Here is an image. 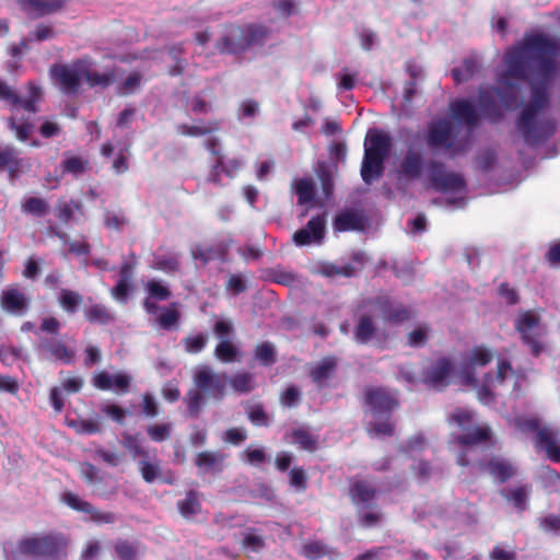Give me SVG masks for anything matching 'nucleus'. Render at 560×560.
<instances>
[{
  "mask_svg": "<svg viewBox=\"0 0 560 560\" xmlns=\"http://www.w3.org/2000/svg\"><path fill=\"white\" fill-rule=\"evenodd\" d=\"M152 266L166 273L176 272L179 267V259L175 254L156 255L153 258Z\"/></svg>",
  "mask_w": 560,
  "mask_h": 560,
  "instance_id": "f704fd0d",
  "label": "nucleus"
},
{
  "mask_svg": "<svg viewBox=\"0 0 560 560\" xmlns=\"http://www.w3.org/2000/svg\"><path fill=\"white\" fill-rule=\"evenodd\" d=\"M510 380L513 381V387H516L518 376H516L514 370L508 361H500L498 363V371L495 376L492 377L491 375H487L486 384L478 388V399L485 405L491 404L493 395L490 387H497L498 385H502Z\"/></svg>",
  "mask_w": 560,
  "mask_h": 560,
  "instance_id": "dca6fc26",
  "label": "nucleus"
},
{
  "mask_svg": "<svg viewBox=\"0 0 560 560\" xmlns=\"http://www.w3.org/2000/svg\"><path fill=\"white\" fill-rule=\"evenodd\" d=\"M42 348L48 351L55 359L63 362H70L71 354L67 350L66 346L55 339H45L40 343Z\"/></svg>",
  "mask_w": 560,
  "mask_h": 560,
  "instance_id": "c9c22d12",
  "label": "nucleus"
},
{
  "mask_svg": "<svg viewBox=\"0 0 560 560\" xmlns=\"http://www.w3.org/2000/svg\"><path fill=\"white\" fill-rule=\"evenodd\" d=\"M192 380L195 386L205 395L214 399L224 397L229 381L224 373H215L208 365H198L194 369Z\"/></svg>",
  "mask_w": 560,
  "mask_h": 560,
  "instance_id": "f8f14e48",
  "label": "nucleus"
},
{
  "mask_svg": "<svg viewBox=\"0 0 560 560\" xmlns=\"http://www.w3.org/2000/svg\"><path fill=\"white\" fill-rule=\"evenodd\" d=\"M122 444L133 455V457H149V453L142 446L138 436L131 434H124Z\"/></svg>",
  "mask_w": 560,
  "mask_h": 560,
  "instance_id": "603ef678",
  "label": "nucleus"
},
{
  "mask_svg": "<svg viewBox=\"0 0 560 560\" xmlns=\"http://www.w3.org/2000/svg\"><path fill=\"white\" fill-rule=\"evenodd\" d=\"M139 468L142 478L147 482H153L160 476V467L158 464L142 459L139 462Z\"/></svg>",
  "mask_w": 560,
  "mask_h": 560,
  "instance_id": "13d9d810",
  "label": "nucleus"
},
{
  "mask_svg": "<svg viewBox=\"0 0 560 560\" xmlns=\"http://www.w3.org/2000/svg\"><path fill=\"white\" fill-rule=\"evenodd\" d=\"M101 553V544L98 540H89L82 550L81 560H96Z\"/></svg>",
  "mask_w": 560,
  "mask_h": 560,
  "instance_id": "338daca9",
  "label": "nucleus"
},
{
  "mask_svg": "<svg viewBox=\"0 0 560 560\" xmlns=\"http://www.w3.org/2000/svg\"><path fill=\"white\" fill-rule=\"evenodd\" d=\"M147 290L149 298L144 302V307L148 314H155L160 311V307L154 302H152L151 299L156 301L167 300L171 296V291L161 281L156 280H150L147 283Z\"/></svg>",
  "mask_w": 560,
  "mask_h": 560,
  "instance_id": "a878e982",
  "label": "nucleus"
},
{
  "mask_svg": "<svg viewBox=\"0 0 560 560\" xmlns=\"http://www.w3.org/2000/svg\"><path fill=\"white\" fill-rule=\"evenodd\" d=\"M456 124L440 119L429 126L427 143L430 148H443L450 153L464 152L470 144L471 133L478 121L477 112L468 100L451 104Z\"/></svg>",
  "mask_w": 560,
  "mask_h": 560,
  "instance_id": "7ed1b4c3",
  "label": "nucleus"
},
{
  "mask_svg": "<svg viewBox=\"0 0 560 560\" xmlns=\"http://www.w3.org/2000/svg\"><path fill=\"white\" fill-rule=\"evenodd\" d=\"M60 305L69 313H74L82 302V296L71 290L63 289L59 296Z\"/></svg>",
  "mask_w": 560,
  "mask_h": 560,
  "instance_id": "c03bdc74",
  "label": "nucleus"
},
{
  "mask_svg": "<svg viewBox=\"0 0 560 560\" xmlns=\"http://www.w3.org/2000/svg\"><path fill=\"white\" fill-rule=\"evenodd\" d=\"M62 501L71 509L89 514L91 520L97 524H112L117 520L115 513L96 510L92 504L72 492H66L62 495Z\"/></svg>",
  "mask_w": 560,
  "mask_h": 560,
  "instance_id": "a211bd4d",
  "label": "nucleus"
},
{
  "mask_svg": "<svg viewBox=\"0 0 560 560\" xmlns=\"http://www.w3.org/2000/svg\"><path fill=\"white\" fill-rule=\"evenodd\" d=\"M208 342V336L206 334H198L189 336L183 340L185 350L189 353H198L203 350Z\"/></svg>",
  "mask_w": 560,
  "mask_h": 560,
  "instance_id": "864d4df0",
  "label": "nucleus"
},
{
  "mask_svg": "<svg viewBox=\"0 0 560 560\" xmlns=\"http://www.w3.org/2000/svg\"><path fill=\"white\" fill-rule=\"evenodd\" d=\"M294 189L300 205H308L314 199L315 186L311 179L301 178L295 182Z\"/></svg>",
  "mask_w": 560,
  "mask_h": 560,
  "instance_id": "72a5a7b5",
  "label": "nucleus"
},
{
  "mask_svg": "<svg viewBox=\"0 0 560 560\" xmlns=\"http://www.w3.org/2000/svg\"><path fill=\"white\" fill-rule=\"evenodd\" d=\"M411 317V311L389 295H380L362 303L359 310L354 339L368 343L375 335V322L382 319L390 324H400Z\"/></svg>",
  "mask_w": 560,
  "mask_h": 560,
  "instance_id": "20e7f679",
  "label": "nucleus"
},
{
  "mask_svg": "<svg viewBox=\"0 0 560 560\" xmlns=\"http://www.w3.org/2000/svg\"><path fill=\"white\" fill-rule=\"evenodd\" d=\"M478 69V62L472 59H466L458 68L453 69L452 74L456 82H464L470 79Z\"/></svg>",
  "mask_w": 560,
  "mask_h": 560,
  "instance_id": "79ce46f5",
  "label": "nucleus"
},
{
  "mask_svg": "<svg viewBox=\"0 0 560 560\" xmlns=\"http://www.w3.org/2000/svg\"><path fill=\"white\" fill-rule=\"evenodd\" d=\"M320 272L326 277H351L354 272L352 266L346 265H335V264H324L320 267Z\"/></svg>",
  "mask_w": 560,
  "mask_h": 560,
  "instance_id": "3c124183",
  "label": "nucleus"
},
{
  "mask_svg": "<svg viewBox=\"0 0 560 560\" xmlns=\"http://www.w3.org/2000/svg\"><path fill=\"white\" fill-rule=\"evenodd\" d=\"M218 129L217 122H210L208 125H179L178 131L184 136H191V137H200L203 135H207L209 132H212Z\"/></svg>",
  "mask_w": 560,
  "mask_h": 560,
  "instance_id": "09e8293b",
  "label": "nucleus"
},
{
  "mask_svg": "<svg viewBox=\"0 0 560 560\" xmlns=\"http://www.w3.org/2000/svg\"><path fill=\"white\" fill-rule=\"evenodd\" d=\"M214 335L222 340H231L230 337L233 332V325L230 320L219 319L213 327Z\"/></svg>",
  "mask_w": 560,
  "mask_h": 560,
  "instance_id": "e2e57ef3",
  "label": "nucleus"
},
{
  "mask_svg": "<svg viewBox=\"0 0 560 560\" xmlns=\"http://www.w3.org/2000/svg\"><path fill=\"white\" fill-rule=\"evenodd\" d=\"M450 420L465 432L452 441V444L458 447V465L468 466L472 464L480 469H487L490 476L500 482L506 481L516 474L515 466L505 458L492 457L486 466L477 459L475 456L477 447L491 439V430L486 424L476 425L474 412L457 408L451 415Z\"/></svg>",
  "mask_w": 560,
  "mask_h": 560,
  "instance_id": "f03ea898",
  "label": "nucleus"
},
{
  "mask_svg": "<svg viewBox=\"0 0 560 560\" xmlns=\"http://www.w3.org/2000/svg\"><path fill=\"white\" fill-rule=\"evenodd\" d=\"M224 255V247L222 245H196L191 248V256L195 260L207 264L210 260L220 258Z\"/></svg>",
  "mask_w": 560,
  "mask_h": 560,
  "instance_id": "c85d7f7f",
  "label": "nucleus"
},
{
  "mask_svg": "<svg viewBox=\"0 0 560 560\" xmlns=\"http://www.w3.org/2000/svg\"><path fill=\"white\" fill-rule=\"evenodd\" d=\"M42 97L38 86L31 83L26 96H19L14 90L0 79V100L12 106L10 126L20 140H26L33 132L31 117L37 112L36 103Z\"/></svg>",
  "mask_w": 560,
  "mask_h": 560,
  "instance_id": "39448f33",
  "label": "nucleus"
},
{
  "mask_svg": "<svg viewBox=\"0 0 560 560\" xmlns=\"http://www.w3.org/2000/svg\"><path fill=\"white\" fill-rule=\"evenodd\" d=\"M115 551L119 560H135L137 549L127 541H118L115 546Z\"/></svg>",
  "mask_w": 560,
  "mask_h": 560,
  "instance_id": "680f3d73",
  "label": "nucleus"
},
{
  "mask_svg": "<svg viewBox=\"0 0 560 560\" xmlns=\"http://www.w3.org/2000/svg\"><path fill=\"white\" fill-rule=\"evenodd\" d=\"M214 354L222 362H233L237 358L238 349L231 340H222L215 347Z\"/></svg>",
  "mask_w": 560,
  "mask_h": 560,
  "instance_id": "58836bf2",
  "label": "nucleus"
},
{
  "mask_svg": "<svg viewBox=\"0 0 560 560\" xmlns=\"http://www.w3.org/2000/svg\"><path fill=\"white\" fill-rule=\"evenodd\" d=\"M243 161L238 159H231L226 162L223 161L221 156H218L215 164L213 165L210 174H209V182L221 185V173H224L229 177L235 176L237 171L242 167Z\"/></svg>",
  "mask_w": 560,
  "mask_h": 560,
  "instance_id": "393cba45",
  "label": "nucleus"
},
{
  "mask_svg": "<svg viewBox=\"0 0 560 560\" xmlns=\"http://www.w3.org/2000/svg\"><path fill=\"white\" fill-rule=\"evenodd\" d=\"M540 527L547 533L560 534V515H548L541 518Z\"/></svg>",
  "mask_w": 560,
  "mask_h": 560,
  "instance_id": "774afa93",
  "label": "nucleus"
},
{
  "mask_svg": "<svg viewBox=\"0 0 560 560\" xmlns=\"http://www.w3.org/2000/svg\"><path fill=\"white\" fill-rule=\"evenodd\" d=\"M423 168V154L420 150L410 147L395 168L398 186L405 188L411 182L419 179Z\"/></svg>",
  "mask_w": 560,
  "mask_h": 560,
  "instance_id": "4468645a",
  "label": "nucleus"
},
{
  "mask_svg": "<svg viewBox=\"0 0 560 560\" xmlns=\"http://www.w3.org/2000/svg\"><path fill=\"white\" fill-rule=\"evenodd\" d=\"M392 147L387 133L376 129H370L364 140V156L361 166V176L366 184L378 179L384 171V161L388 156Z\"/></svg>",
  "mask_w": 560,
  "mask_h": 560,
  "instance_id": "6e6552de",
  "label": "nucleus"
},
{
  "mask_svg": "<svg viewBox=\"0 0 560 560\" xmlns=\"http://www.w3.org/2000/svg\"><path fill=\"white\" fill-rule=\"evenodd\" d=\"M89 167V160L80 155L66 154L61 162L62 174H71L75 177L85 173Z\"/></svg>",
  "mask_w": 560,
  "mask_h": 560,
  "instance_id": "c756f323",
  "label": "nucleus"
},
{
  "mask_svg": "<svg viewBox=\"0 0 560 560\" xmlns=\"http://www.w3.org/2000/svg\"><path fill=\"white\" fill-rule=\"evenodd\" d=\"M455 378L458 380V370L453 362L441 357L432 361L423 371L422 382L436 390H441L450 385Z\"/></svg>",
  "mask_w": 560,
  "mask_h": 560,
  "instance_id": "ddd939ff",
  "label": "nucleus"
},
{
  "mask_svg": "<svg viewBox=\"0 0 560 560\" xmlns=\"http://www.w3.org/2000/svg\"><path fill=\"white\" fill-rule=\"evenodd\" d=\"M247 439V433L245 429L242 428H232L224 432L223 441L238 445Z\"/></svg>",
  "mask_w": 560,
  "mask_h": 560,
  "instance_id": "0e129e2a",
  "label": "nucleus"
},
{
  "mask_svg": "<svg viewBox=\"0 0 560 560\" xmlns=\"http://www.w3.org/2000/svg\"><path fill=\"white\" fill-rule=\"evenodd\" d=\"M559 44L545 35L526 36L522 43L505 52V71L498 77V86L481 89L479 109L490 119H498L502 109L517 106L520 86L511 80H528L532 98L516 122L525 143L538 144L556 130L555 121L547 115L548 88L558 72L556 57Z\"/></svg>",
  "mask_w": 560,
  "mask_h": 560,
  "instance_id": "f257e3e1",
  "label": "nucleus"
},
{
  "mask_svg": "<svg viewBox=\"0 0 560 560\" xmlns=\"http://www.w3.org/2000/svg\"><path fill=\"white\" fill-rule=\"evenodd\" d=\"M58 539L51 536L31 537L20 541L19 551L34 557H54L59 551Z\"/></svg>",
  "mask_w": 560,
  "mask_h": 560,
  "instance_id": "f3484780",
  "label": "nucleus"
},
{
  "mask_svg": "<svg viewBox=\"0 0 560 560\" xmlns=\"http://www.w3.org/2000/svg\"><path fill=\"white\" fill-rule=\"evenodd\" d=\"M130 382L131 377L126 373H108L106 371L95 374L92 380L96 388L101 390H114L117 394L127 393Z\"/></svg>",
  "mask_w": 560,
  "mask_h": 560,
  "instance_id": "aec40b11",
  "label": "nucleus"
},
{
  "mask_svg": "<svg viewBox=\"0 0 560 560\" xmlns=\"http://www.w3.org/2000/svg\"><path fill=\"white\" fill-rule=\"evenodd\" d=\"M48 209V203L44 199L37 197H30L22 205V210L24 212L35 217H44L47 214Z\"/></svg>",
  "mask_w": 560,
  "mask_h": 560,
  "instance_id": "a19ab883",
  "label": "nucleus"
},
{
  "mask_svg": "<svg viewBox=\"0 0 560 560\" xmlns=\"http://www.w3.org/2000/svg\"><path fill=\"white\" fill-rule=\"evenodd\" d=\"M248 418L255 425H268L269 419L260 406H253L248 410Z\"/></svg>",
  "mask_w": 560,
  "mask_h": 560,
  "instance_id": "69168bd1",
  "label": "nucleus"
},
{
  "mask_svg": "<svg viewBox=\"0 0 560 560\" xmlns=\"http://www.w3.org/2000/svg\"><path fill=\"white\" fill-rule=\"evenodd\" d=\"M492 359L493 353L485 347H475L467 351L458 369V381L464 385L476 386V369L487 365Z\"/></svg>",
  "mask_w": 560,
  "mask_h": 560,
  "instance_id": "2eb2a0df",
  "label": "nucleus"
},
{
  "mask_svg": "<svg viewBox=\"0 0 560 560\" xmlns=\"http://www.w3.org/2000/svg\"><path fill=\"white\" fill-rule=\"evenodd\" d=\"M325 233V219L322 215L312 218L307 225L293 235V241L298 246L308 245L311 243H320Z\"/></svg>",
  "mask_w": 560,
  "mask_h": 560,
  "instance_id": "412c9836",
  "label": "nucleus"
},
{
  "mask_svg": "<svg viewBox=\"0 0 560 560\" xmlns=\"http://www.w3.org/2000/svg\"><path fill=\"white\" fill-rule=\"evenodd\" d=\"M172 425L170 423L153 424L148 427V435L152 441L162 442L170 438Z\"/></svg>",
  "mask_w": 560,
  "mask_h": 560,
  "instance_id": "6e6d98bb",
  "label": "nucleus"
},
{
  "mask_svg": "<svg viewBox=\"0 0 560 560\" xmlns=\"http://www.w3.org/2000/svg\"><path fill=\"white\" fill-rule=\"evenodd\" d=\"M52 78L66 93H75L81 80H85L91 86H107L113 80V73H98L93 69L90 59H80L70 65H58L51 69Z\"/></svg>",
  "mask_w": 560,
  "mask_h": 560,
  "instance_id": "423d86ee",
  "label": "nucleus"
},
{
  "mask_svg": "<svg viewBox=\"0 0 560 560\" xmlns=\"http://www.w3.org/2000/svg\"><path fill=\"white\" fill-rule=\"evenodd\" d=\"M152 315L154 316L155 324L162 329L171 330L177 327L179 313L175 308H162L160 314L156 312Z\"/></svg>",
  "mask_w": 560,
  "mask_h": 560,
  "instance_id": "473e14b6",
  "label": "nucleus"
},
{
  "mask_svg": "<svg viewBox=\"0 0 560 560\" xmlns=\"http://www.w3.org/2000/svg\"><path fill=\"white\" fill-rule=\"evenodd\" d=\"M302 552L306 558L316 560L326 553V547L322 542L313 541L305 544Z\"/></svg>",
  "mask_w": 560,
  "mask_h": 560,
  "instance_id": "052dcab7",
  "label": "nucleus"
},
{
  "mask_svg": "<svg viewBox=\"0 0 560 560\" xmlns=\"http://www.w3.org/2000/svg\"><path fill=\"white\" fill-rule=\"evenodd\" d=\"M266 30L258 25L228 27L217 47L221 52L238 54L252 45L260 44L266 37Z\"/></svg>",
  "mask_w": 560,
  "mask_h": 560,
  "instance_id": "9d476101",
  "label": "nucleus"
},
{
  "mask_svg": "<svg viewBox=\"0 0 560 560\" xmlns=\"http://www.w3.org/2000/svg\"><path fill=\"white\" fill-rule=\"evenodd\" d=\"M292 442L306 451H313L316 446V439L304 429L295 430L292 433Z\"/></svg>",
  "mask_w": 560,
  "mask_h": 560,
  "instance_id": "8fccbe9b",
  "label": "nucleus"
},
{
  "mask_svg": "<svg viewBox=\"0 0 560 560\" xmlns=\"http://www.w3.org/2000/svg\"><path fill=\"white\" fill-rule=\"evenodd\" d=\"M228 382H230L232 388L237 393H248L256 386L254 376L247 372L238 373Z\"/></svg>",
  "mask_w": 560,
  "mask_h": 560,
  "instance_id": "e433bc0d",
  "label": "nucleus"
},
{
  "mask_svg": "<svg viewBox=\"0 0 560 560\" xmlns=\"http://www.w3.org/2000/svg\"><path fill=\"white\" fill-rule=\"evenodd\" d=\"M365 401L369 406V434L377 438L393 435L394 427L389 422V416L398 405L395 395L384 388H370L365 393Z\"/></svg>",
  "mask_w": 560,
  "mask_h": 560,
  "instance_id": "0eeeda50",
  "label": "nucleus"
},
{
  "mask_svg": "<svg viewBox=\"0 0 560 560\" xmlns=\"http://www.w3.org/2000/svg\"><path fill=\"white\" fill-rule=\"evenodd\" d=\"M350 494L352 501L361 509L370 506L375 495V489L365 480H357L351 485Z\"/></svg>",
  "mask_w": 560,
  "mask_h": 560,
  "instance_id": "bb28decb",
  "label": "nucleus"
},
{
  "mask_svg": "<svg viewBox=\"0 0 560 560\" xmlns=\"http://www.w3.org/2000/svg\"><path fill=\"white\" fill-rule=\"evenodd\" d=\"M178 509L185 517L197 514L200 509L197 493L189 492L184 500L178 502Z\"/></svg>",
  "mask_w": 560,
  "mask_h": 560,
  "instance_id": "49530a36",
  "label": "nucleus"
},
{
  "mask_svg": "<svg viewBox=\"0 0 560 560\" xmlns=\"http://www.w3.org/2000/svg\"><path fill=\"white\" fill-rule=\"evenodd\" d=\"M535 446L544 450L551 460L560 463V440L556 429L541 427L536 434Z\"/></svg>",
  "mask_w": 560,
  "mask_h": 560,
  "instance_id": "4be33fe9",
  "label": "nucleus"
},
{
  "mask_svg": "<svg viewBox=\"0 0 560 560\" xmlns=\"http://www.w3.org/2000/svg\"><path fill=\"white\" fill-rule=\"evenodd\" d=\"M223 460V456L213 452H201L197 455L196 466L205 471H209L218 467Z\"/></svg>",
  "mask_w": 560,
  "mask_h": 560,
  "instance_id": "ea45409f",
  "label": "nucleus"
},
{
  "mask_svg": "<svg viewBox=\"0 0 560 560\" xmlns=\"http://www.w3.org/2000/svg\"><path fill=\"white\" fill-rule=\"evenodd\" d=\"M127 155H128V147L127 145H119L117 149V156L113 162V168L117 174H122L128 171V162H127Z\"/></svg>",
  "mask_w": 560,
  "mask_h": 560,
  "instance_id": "bf43d9fd",
  "label": "nucleus"
},
{
  "mask_svg": "<svg viewBox=\"0 0 560 560\" xmlns=\"http://www.w3.org/2000/svg\"><path fill=\"white\" fill-rule=\"evenodd\" d=\"M513 425L522 433H537L541 429L538 418L527 416H516L513 419Z\"/></svg>",
  "mask_w": 560,
  "mask_h": 560,
  "instance_id": "a18cd8bd",
  "label": "nucleus"
},
{
  "mask_svg": "<svg viewBox=\"0 0 560 560\" xmlns=\"http://www.w3.org/2000/svg\"><path fill=\"white\" fill-rule=\"evenodd\" d=\"M21 166L20 153L9 145H0V171L7 170L14 176Z\"/></svg>",
  "mask_w": 560,
  "mask_h": 560,
  "instance_id": "cd10ccee",
  "label": "nucleus"
},
{
  "mask_svg": "<svg viewBox=\"0 0 560 560\" xmlns=\"http://www.w3.org/2000/svg\"><path fill=\"white\" fill-rule=\"evenodd\" d=\"M256 359L264 365H271L275 362V347L269 342L257 346L255 351Z\"/></svg>",
  "mask_w": 560,
  "mask_h": 560,
  "instance_id": "5fc2aeb1",
  "label": "nucleus"
},
{
  "mask_svg": "<svg viewBox=\"0 0 560 560\" xmlns=\"http://www.w3.org/2000/svg\"><path fill=\"white\" fill-rule=\"evenodd\" d=\"M516 329L522 335L523 341L530 348L533 354L538 355L544 349L542 337L546 329L540 323L539 316L530 311L522 312L515 320Z\"/></svg>",
  "mask_w": 560,
  "mask_h": 560,
  "instance_id": "9b49d317",
  "label": "nucleus"
},
{
  "mask_svg": "<svg viewBox=\"0 0 560 560\" xmlns=\"http://www.w3.org/2000/svg\"><path fill=\"white\" fill-rule=\"evenodd\" d=\"M532 493L530 485L504 488L501 495L511 503L518 512H524L528 508V500Z\"/></svg>",
  "mask_w": 560,
  "mask_h": 560,
  "instance_id": "5701e85b",
  "label": "nucleus"
},
{
  "mask_svg": "<svg viewBox=\"0 0 560 560\" xmlns=\"http://www.w3.org/2000/svg\"><path fill=\"white\" fill-rule=\"evenodd\" d=\"M242 456L246 463L254 466L262 464L267 458L264 447L253 448L252 446L247 447Z\"/></svg>",
  "mask_w": 560,
  "mask_h": 560,
  "instance_id": "4d7b16f0",
  "label": "nucleus"
},
{
  "mask_svg": "<svg viewBox=\"0 0 560 560\" xmlns=\"http://www.w3.org/2000/svg\"><path fill=\"white\" fill-rule=\"evenodd\" d=\"M361 225L360 217L353 211H345L339 213L334 222L337 231H349L359 229Z\"/></svg>",
  "mask_w": 560,
  "mask_h": 560,
  "instance_id": "2f4dec72",
  "label": "nucleus"
},
{
  "mask_svg": "<svg viewBox=\"0 0 560 560\" xmlns=\"http://www.w3.org/2000/svg\"><path fill=\"white\" fill-rule=\"evenodd\" d=\"M22 9L35 16L54 13L63 5L62 0H20Z\"/></svg>",
  "mask_w": 560,
  "mask_h": 560,
  "instance_id": "b1692460",
  "label": "nucleus"
},
{
  "mask_svg": "<svg viewBox=\"0 0 560 560\" xmlns=\"http://www.w3.org/2000/svg\"><path fill=\"white\" fill-rule=\"evenodd\" d=\"M203 395L205 394L197 387L188 392L185 401L187 404L188 412L190 416L196 417L200 412L205 402Z\"/></svg>",
  "mask_w": 560,
  "mask_h": 560,
  "instance_id": "de8ad7c7",
  "label": "nucleus"
},
{
  "mask_svg": "<svg viewBox=\"0 0 560 560\" xmlns=\"http://www.w3.org/2000/svg\"><path fill=\"white\" fill-rule=\"evenodd\" d=\"M335 369L336 360L334 358L327 357L312 368L311 376L315 383L322 385L331 376Z\"/></svg>",
  "mask_w": 560,
  "mask_h": 560,
  "instance_id": "7c9ffc66",
  "label": "nucleus"
},
{
  "mask_svg": "<svg viewBox=\"0 0 560 560\" xmlns=\"http://www.w3.org/2000/svg\"><path fill=\"white\" fill-rule=\"evenodd\" d=\"M431 186L448 197L445 202L452 208H462L465 203L466 184L459 174L446 172L443 164L432 161L429 166Z\"/></svg>",
  "mask_w": 560,
  "mask_h": 560,
  "instance_id": "1a4fd4ad",
  "label": "nucleus"
},
{
  "mask_svg": "<svg viewBox=\"0 0 560 560\" xmlns=\"http://www.w3.org/2000/svg\"><path fill=\"white\" fill-rule=\"evenodd\" d=\"M86 318L92 323L108 324L114 320L113 314L102 304L92 305L85 313Z\"/></svg>",
  "mask_w": 560,
  "mask_h": 560,
  "instance_id": "4c0bfd02",
  "label": "nucleus"
},
{
  "mask_svg": "<svg viewBox=\"0 0 560 560\" xmlns=\"http://www.w3.org/2000/svg\"><path fill=\"white\" fill-rule=\"evenodd\" d=\"M30 298L18 285L4 289L0 295V305L3 311L22 316L28 310Z\"/></svg>",
  "mask_w": 560,
  "mask_h": 560,
  "instance_id": "6ab92c4d",
  "label": "nucleus"
},
{
  "mask_svg": "<svg viewBox=\"0 0 560 560\" xmlns=\"http://www.w3.org/2000/svg\"><path fill=\"white\" fill-rule=\"evenodd\" d=\"M429 326L425 324H420L408 334L407 342L410 347H423L429 340Z\"/></svg>",
  "mask_w": 560,
  "mask_h": 560,
  "instance_id": "37998d69",
  "label": "nucleus"
}]
</instances>
